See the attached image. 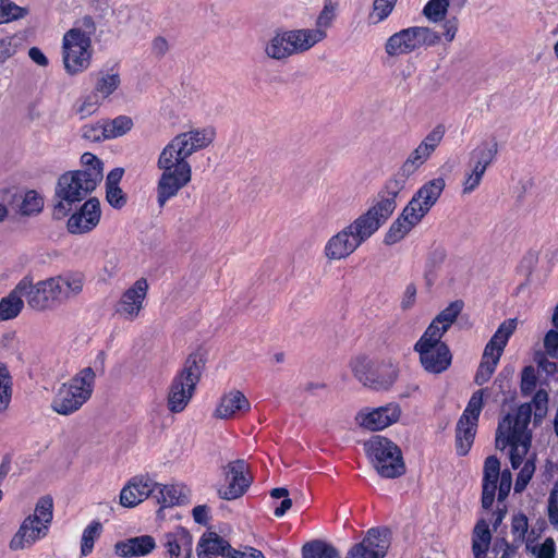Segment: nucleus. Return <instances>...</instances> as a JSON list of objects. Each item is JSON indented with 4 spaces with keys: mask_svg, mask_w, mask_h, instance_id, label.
<instances>
[{
    "mask_svg": "<svg viewBox=\"0 0 558 558\" xmlns=\"http://www.w3.org/2000/svg\"><path fill=\"white\" fill-rule=\"evenodd\" d=\"M215 138L210 128L193 129L175 135L160 151L157 168L161 171L156 184V202L159 208L174 198L192 180L189 157L208 147Z\"/></svg>",
    "mask_w": 558,
    "mask_h": 558,
    "instance_id": "1",
    "label": "nucleus"
},
{
    "mask_svg": "<svg viewBox=\"0 0 558 558\" xmlns=\"http://www.w3.org/2000/svg\"><path fill=\"white\" fill-rule=\"evenodd\" d=\"M390 214L378 203L366 213L332 235L326 243L324 253L329 260H340L350 256L367 241L390 218Z\"/></svg>",
    "mask_w": 558,
    "mask_h": 558,
    "instance_id": "2",
    "label": "nucleus"
},
{
    "mask_svg": "<svg viewBox=\"0 0 558 558\" xmlns=\"http://www.w3.org/2000/svg\"><path fill=\"white\" fill-rule=\"evenodd\" d=\"M531 416L532 405L524 403L513 414L508 413L498 423L496 448L504 450L506 447H510V462L513 469H518L522 464L523 458L527 453L531 444V436L527 433Z\"/></svg>",
    "mask_w": 558,
    "mask_h": 558,
    "instance_id": "3",
    "label": "nucleus"
},
{
    "mask_svg": "<svg viewBox=\"0 0 558 558\" xmlns=\"http://www.w3.org/2000/svg\"><path fill=\"white\" fill-rule=\"evenodd\" d=\"M102 179V172L97 168H87L63 173L57 182L52 216L63 219L72 210L75 203L82 202L92 193Z\"/></svg>",
    "mask_w": 558,
    "mask_h": 558,
    "instance_id": "4",
    "label": "nucleus"
},
{
    "mask_svg": "<svg viewBox=\"0 0 558 558\" xmlns=\"http://www.w3.org/2000/svg\"><path fill=\"white\" fill-rule=\"evenodd\" d=\"M95 373L86 367L68 383L62 384L56 392L51 409L61 415H70L80 410L93 393Z\"/></svg>",
    "mask_w": 558,
    "mask_h": 558,
    "instance_id": "5",
    "label": "nucleus"
},
{
    "mask_svg": "<svg viewBox=\"0 0 558 558\" xmlns=\"http://www.w3.org/2000/svg\"><path fill=\"white\" fill-rule=\"evenodd\" d=\"M53 501L50 496L41 497L33 514L24 519L17 532L10 541V549L21 550L31 547L45 537L52 520Z\"/></svg>",
    "mask_w": 558,
    "mask_h": 558,
    "instance_id": "6",
    "label": "nucleus"
},
{
    "mask_svg": "<svg viewBox=\"0 0 558 558\" xmlns=\"http://www.w3.org/2000/svg\"><path fill=\"white\" fill-rule=\"evenodd\" d=\"M202 368V359L195 354L189 355L169 387L167 405L170 412L180 413L187 407L199 381Z\"/></svg>",
    "mask_w": 558,
    "mask_h": 558,
    "instance_id": "7",
    "label": "nucleus"
},
{
    "mask_svg": "<svg viewBox=\"0 0 558 558\" xmlns=\"http://www.w3.org/2000/svg\"><path fill=\"white\" fill-rule=\"evenodd\" d=\"M364 449L381 477L396 478L405 473L402 452L390 439L379 435L373 436L364 444Z\"/></svg>",
    "mask_w": 558,
    "mask_h": 558,
    "instance_id": "8",
    "label": "nucleus"
},
{
    "mask_svg": "<svg viewBox=\"0 0 558 558\" xmlns=\"http://www.w3.org/2000/svg\"><path fill=\"white\" fill-rule=\"evenodd\" d=\"M430 157L418 146L408 156L399 170L389 178L378 192L377 199L384 209L390 215L397 207L396 198L405 187L407 181L412 177Z\"/></svg>",
    "mask_w": 558,
    "mask_h": 558,
    "instance_id": "9",
    "label": "nucleus"
},
{
    "mask_svg": "<svg viewBox=\"0 0 558 558\" xmlns=\"http://www.w3.org/2000/svg\"><path fill=\"white\" fill-rule=\"evenodd\" d=\"M316 33L303 28L292 31H278L266 43L264 51L270 59L282 61L294 54L305 52L315 46Z\"/></svg>",
    "mask_w": 558,
    "mask_h": 558,
    "instance_id": "10",
    "label": "nucleus"
},
{
    "mask_svg": "<svg viewBox=\"0 0 558 558\" xmlns=\"http://www.w3.org/2000/svg\"><path fill=\"white\" fill-rule=\"evenodd\" d=\"M440 39V34L429 27L412 26L392 34L385 44V51L389 57L409 54L422 47L436 46Z\"/></svg>",
    "mask_w": 558,
    "mask_h": 558,
    "instance_id": "11",
    "label": "nucleus"
},
{
    "mask_svg": "<svg viewBox=\"0 0 558 558\" xmlns=\"http://www.w3.org/2000/svg\"><path fill=\"white\" fill-rule=\"evenodd\" d=\"M437 331H424L414 345V351L420 355V362L428 373L440 374L451 364L452 355L449 347L441 341Z\"/></svg>",
    "mask_w": 558,
    "mask_h": 558,
    "instance_id": "12",
    "label": "nucleus"
},
{
    "mask_svg": "<svg viewBox=\"0 0 558 558\" xmlns=\"http://www.w3.org/2000/svg\"><path fill=\"white\" fill-rule=\"evenodd\" d=\"M484 389H480L471 396L466 408L458 420L456 426V450L461 457L466 456L473 445L478 418L483 410Z\"/></svg>",
    "mask_w": 558,
    "mask_h": 558,
    "instance_id": "13",
    "label": "nucleus"
},
{
    "mask_svg": "<svg viewBox=\"0 0 558 558\" xmlns=\"http://www.w3.org/2000/svg\"><path fill=\"white\" fill-rule=\"evenodd\" d=\"M92 40L83 39L78 34L66 32L62 39V58L66 73L75 75L90 65Z\"/></svg>",
    "mask_w": 558,
    "mask_h": 558,
    "instance_id": "14",
    "label": "nucleus"
},
{
    "mask_svg": "<svg viewBox=\"0 0 558 558\" xmlns=\"http://www.w3.org/2000/svg\"><path fill=\"white\" fill-rule=\"evenodd\" d=\"M223 474L228 483L227 487L218 489L221 499L233 500L242 497L252 483V476L248 473V464L243 459L229 462L223 468Z\"/></svg>",
    "mask_w": 558,
    "mask_h": 558,
    "instance_id": "15",
    "label": "nucleus"
},
{
    "mask_svg": "<svg viewBox=\"0 0 558 558\" xmlns=\"http://www.w3.org/2000/svg\"><path fill=\"white\" fill-rule=\"evenodd\" d=\"M21 282H25L27 286L25 299L32 310L43 312L60 305L50 278L34 283L31 276H25Z\"/></svg>",
    "mask_w": 558,
    "mask_h": 558,
    "instance_id": "16",
    "label": "nucleus"
},
{
    "mask_svg": "<svg viewBox=\"0 0 558 558\" xmlns=\"http://www.w3.org/2000/svg\"><path fill=\"white\" fill-rule=\"evenodd\" d=\"M387 535V529H369L363 541L350 549L348 558H384L389 547Z\"/></svg>",
    "mask_w": 558,
    "mask_h": 558,
    "instance_id": "17",
    "label": "nucleus"
},
{
    "mask_svg": "<svg viewBox=\"0 0 558 558\" xmlns=\"http://www.w3.org/2000/svg\"><path fill=\"white\" fill-rule=\"evenodd\" d=\"M148 291L145 278L136 280L125 290L116 305V313L128 320H134L143 308V303Z\"/></svg>",
    "mask_w": 558,
    "mask_h": 558,
    "instance_id": "18",
    "label": "nucleus"
},
{
    "mask_svg": "<svg viewBox=\"0 0 558 558\" xmlns=\"http://www.w3.org/2000/svg\"><path fill=\"white\" fill-rule=\"evenodd\" d=\"M446 186L444 178H435L424 183L408 203L411 213L415 211L422 219L437 203Z\"/></svg>",
    "mask_w": 558,
    "mask_h": 558,
    "instance_id": "19",
    "label": "nucleus"
},
{
    "mask_svg": "<svg viewBox=\"0 0 558 558\" xmlns=\"http://www.w3.org/2000/svg\"><path fill=\"white\" fill-rule=\"evenodd\" d=\"M100 203L97 198L87 199L68 219L66 229L72 234H83L94 230L100 221Z\"/></svg>",
    "mask_w": 558,
    "mask_h": 558,
    "instance_id": "20",
    "label": "nucleus"
},
{
    "mask_svg": "<svg viewBox=\"0 0 558 558\" xmlns=\"http://www.w3.org/2000/svg\"><path fill=\"white\" fill-rule=\"evenodd\" d=\"M401 409L397 403H388L384 407L373 409L369 412H360L356 420L360 425L369 430H381L398 422Z\"/></svg>",
    "mask_w": 558,
    "mask_h": 558,
    "instance_id": "21",
    "label": "nucleus"
},
{
    "mask_svg": "<svg viewBox=\"0 0 558 558\" xmlns=\"http://www.w3.org/2000/svg\"><path fill=\"white\" fill-rule=\"evenodd\" d=\"M515 329V318H509L502 322L490 340L486 343L482 355V361L496 362V364H498L504 350Z\"/></svg>",
    "mask_w": 558,
    "mask_h": 558,
    "instance_id": "22",
    "label": "nucleus"
},
{
    "mask_svg": "<svg viewBox=\"0 0 558 558\" xmlns=\"http://www.w3.org/2000/svg\"><path fill=\"white\" fill-rule=\"evenodd\" d=\"M156 482L149 477H134L120 493V504L126 508H133L148 497H154Z\"/></svg>",
    "mask_w": 558,
    "mask_h": 558,
    "instance_id": "23",
    "label": "nucleus"
},
{
    "mask_svg": "<svg viewBox=\"0 0 558 558\" xmlns=\"http://www.w3.org/2000/svg\"><path fill=\"white\" fill-rule=\"evenodd\" d=\"M52 286L59 299V303H65L76 298L83 291L85 276L82 272H66L61 276L50 278Z\"/></svg>",
    "mask_w": 558,
    "mask_h": 558,
    "instance_id": "24",
    "label": "nucleus"
},
{
    "mask_svg": "<svg viewBox=\"0 0 558 558\" xmlns=\"http://www.w3.org/2000/svg\"><path fill=\"white\" fill-rule=\"evenodd\" d=\"M163 546L170 558H179L181 555H184V558H192L193 538L190 532L182 526L165 534Z\"/></svg>",
    "mask_w": 558,
    "mask_h": 558,
    "instance_id": "25",
    "label": "nucleus"
},
{
    "mask_svg": "<svg viewBox=\"0 0 558 558\" xmlns=\"http://www.w3.org/2000/svg\"><path fill=\"white\" fill-rule=\"evenodd\" d=\"M421 220L422 218L415 211L411 214L410 207L407 205L385 234V244L392 245L401 241Z\"/></svg>",
    "mask_w": 558,
    "mask_h": 558,
    "instance_id": "26",
    "label": "nucleus"
},
{
    "mask_svg": "<svg viewBox=\"0 0 558 558\" xmlns=\"http://www.w3.org/2000/svg\"><path fill=\"white\" fill-rule=\"evenodd\" d=\"M251 403L239 390H232L225 395L215 411V416L221 420L235 417L240 413L248 412Z\"/></svg>",
    "mask_w": 558,
    "mask_h": 558,
    "instance_id": "27",
    "label": "nucleus"
},
{
    "mask_svg": "<svg viewBox=\"0 0 558 558\" xmlns=\"http://www.w3.org/2000/svg\"><path fill=\"white\" fill-rule=\"evenodd\" d=\"M26 283L17 282L10 293L0 300V323L16 318L24 308Z\"/></svg>",
    "mask_w": 558,
    "mask_h": 558,
    "instance_id": "28",
    "label": "nucleus"
},
{
    "mask_svg": "<svg viewBox=\"0 0 558 558\" xmlns=\"http://www.w3.org/2000/svg\"><path fill=\"white\" fill-rule=\"evenodd\" d=\"M156 547V543L153 536L150 535H141L136 537L129 538L126 541L118 542L114 545L116 554L124 557H141L146 556L151 553Z\"/></svg>",
    "mask_w": 558,
    "mask_h": 558,
    "instance_id": "29",
    "label": "nucleus"
},
{
    "mask_svg": "<svg viewBox=\"0 0 558 558\" xmlns=\"http://www.w3.org/2000/svg\"><path fill=\"white\" fill-rule=\"evenodd\" d=\"M498 154V143L495 138L484 141L470 153V168L486 171Z\"/></svg>",
    "mask_w": 558,
    "mask_h": 558,
    "instance_id": "30",
    "label": "nucleus"
},
{
    "mask_svg": "<svg viewBox=\"0 0 558 558\" xmlns=\"http://www.w3.org/2000/svg\"><path fill=\"white\" fill-rule=\"evenodd\" d=\"M229 548V542L218 535L216 532L204 533L197 544L198 558H214L223 556L226 549Z\"/></svg>",
    "mask_w": 558,
    "mask_h": 558,
    "instance_id": "31",
    "label": "nucleus"
},
{
    "mask_svg": "<svg viewBox=\"0 0 558 558\" xmlns=\"http://www.w3.org/2000/svg\"><path fill=\"white\" fill-rule=\"evenodd\" d=\"M161 508L173 507L187 502L185 487L181 485H160L156 483L154 497Z\"/></svg>",
    "mask_w": 558,
    "mask_h": 558,
    "instance_id": "32",
    "label": "nucleus"
},
{
    "mask_svg": "<svg viewBox=\"0 0 558 558\" xmlns=\"http://www.w3.org/2000/svg\"><path fill=\"white\" fill-rule=\"evenodd\" d=\"M463 302L460 300L451 302L433 319L425 331H430L434 327V330L442 337L457 320L463 310Z\"/></svg>",
    "mask_w": 558,
    "mask_h": 558,
    "instance_id": "33",
    "label": "nucleus"
},
{
    "mask_svg": "<svg viewBox=\"0 0 558 558\" xmlns=\"http://www.w3.org/2000/svg\"><path fill=\"white\" fill-rule=\"evenodd\" d=\"M337 3L332 0H325L323 10L316 20L315 28H303L306 32L316 33L320 37H316L315 45L323 41L327 37V29L332 25L336 19Z\"/></svg>",
    "mask_w": 558,
    "mask_h": 558,
    "instance_id": "34",
    "label": "nucleus"
},
{
    "mask_svg": "<svg viewBox=\"0 0 558 558\" xmlns=\"http://www.w3.org/2000/svg\"><path fill=\"white\" fill-rule=\"evenodd\" d=\"M121 78L118 72L99 71L96 74L94 92L104 100L112 95L120 86Z\"/></svg>",
    "mask_w": 558,
    "mask_h": 558,
    "instance_id": "35",
    "label": "nucleus"
},
{
    "mask_svg": "<svg viewBox=\"0 0 558 558\" xmlns=\"http://www.w3.org/2000/svg\"><path fill=\"white\" fill-rule=\"evenodd\" d=\"M375 364L367 359L366 356H356L351 361V369L354 377L362 383L365 387H380L385 386L388 380L385 381H374L367 378V375L372 371Z\"/></svg>",
    "mask_w": 558,
    "mask_h": 558,
    "instance_id": "36",
    "label": "nucleus"
},
{
    "mask_svg": "<svg viewBox=\"0 0 558 558\" xmlns=\"http://www.w3.org/2000/svg\"><path fill=\"white\" fill-rule=\"evenodd\" d=\"M303 558H339V551L330 544L315 539L302 547Z\"/></svg>",
    "mask_w": 558,
    "mask_h": 558,
    "instance_id": "37",
    "label": "nucleus"
},
{
    "mask_svg": "<svg viewBox=\"0 0 558 558\" xmlns=\"http://www.w3.org/2000/svg\"><path fill=\"white\" fill-rule=\"evenodd\" d=\"M43 208L44 197L35 190H29L22 197V202L19 205V214L31 217L40 214Z\"/></svg>",
    "mask_w": 558,
    "mask_h": 558,
    "instance_id": "38",
    "label": "nucleus"
},
{
    "mask_svg": "<svg viewBox=\"0 0 558 558\" xmlns=\"http://www.w3.org/2000/svg\"><path fill=\"white\" fill-rule=\"evenodd\" d=\"M133 128V121L128 116H119L112 120L104 121V131L108 140L126 134Z\"/></svg>",
    "mask_w": 558,
    "mask_h": 558,
    "instance_id": "39",
    "label": "nucleus"
},
{
    "mask_svg": "<svg viewBox=\"0 0 558 558\" xmlns=\"http://www.w3.org/2000/svg\"><path fill=\"white\" fill-rule=\"evenodd\" d=\"M102 525L98 521L88 524L82 534L81 555L87 556L93 551L95 541L100 536Z\"/></svg>",
    "mask_w": 558,
    "mask_h": 558,
    "instance_id": "40",
    "label": "nucleus"
},
{
    "mask_svg": "<svg viewBox=\"0 0 558 558\" xmlns=\"http://www.w3.org/2000/svg\"><path fill=\"white\" fill-rule=\"evenodd\" d=\"M28 13L26 8L20 7L11 0H0V24L21 20Z\"/></svg>",
    "mask_w": 558,
    "mask_h": 558,
    "instance_id": "41",
    "label": "nucleus"
},
{
    "mask_svg": "<svg viewBox=\"0 0 558 558\" xmlns=\"http://www.w3.org/2000/svg\"><path fill=\"white\" fill-rule=\"evenodd\" d=\"M367 378L369 380H374V381H385V380H388V383L385 384V386L369 387L371 389H374V390H387V389H389L393 385V383H395V380L397 378V373H396V371L392 367H385V366H381V365H374L372 371L367 375Z\"/></svg>",
    "mask_w": 558,
    "mask_h": 558,
    "instance_id": "42",
    "label": "nucleus"
},
{
    "mask_svg": "<svg viewBox=\"0 0 558 558\" xmlns=\"http://www.w3.org/2000/svg\"><path fill=\"white\" fill-rule=\"evenodd\" d=\"M447 0H429L423 8V15L433 23L441 22L448 12Z\"/></svg>",
    "mask_w": 558,
    "mask_h": 558,
    "instance_id": "43",
    "label": "nucleus"
},
{
    "mask_svg": "<svg viewBox=\"0 0 558 558\" xmlns=\"http://www.w3.org/2000/svg\"><path fill=\"white\" fill-rule=\"evenodd\" d=\"M12 397V380L5 365H0V413L4 412Z\"/></svg>",
    "mask_w": 558,
    "mask_h": 558,
    "instance_id": "44",
    "label": "nucleus"
},
{
    "mask_svg": "<svg viewBox=\"0 0 558 558\" xmlns=\"http://www.w3.org/2000/svg\"><path fill=\"white\" fill-rule=\"evenodd\" d=\"M445 133V126L442 124H438L423 138V141L417 146L430 157L436 148L440 145Z\"/></svg>",
    "mask_w": 558,
    "mask_h": 558,
    "instance_id": "45",
    "label": "nucleus"
},
{
    "mask_svg": "<svg viewBox=\"0 0 558 558\" xmlns=\"http://www.w3.org/2000/svg\"><path fill=\"white\" fill-rule=\"evenodd\" d=\"M101 101L100 95L93 90L77 102L75 111L81 119H85L97 111Z\"/></svg>",
    "mask_w": 558,
    "mask_h": 558,
    "instance_id": "46",
    "label": "nucleus"
},
{
    "mask_svg": "<svg viewBox=\"0 0 558 558\" xmlns=\"http://www.w3.org/2000/svg\"><path fill=\"white\" fill-rule=\"evenodd\" d=\"M68 32H73L80 35L83 39L92 40V36L96 33V24L90 15H85L77 20L74 26Z\"/></svg>",
    "mask_w": 558,
    "mask_h": 558,
    "instance_id": "47",
    "label": "nucleus"
},
{
    "mask_svg": "<svg viewBox=\"0 0 558 558\" xmlns=\"http://www.w3.org/2000/svg\"><path fill=\"white\" fill-rule=\"evenodd\" d=\"M500 474V462L497 457L489 456L484 463L483 483L497 485Z\"/></svg>",
    "mask_w": 558,
    "mask_h": 558,
    "instance_id": "48",
    "label": "nucleus"
},
{
    "mask_svg": "<svg viewBox=\"0 0 558 558\" xmlns=\"http://www.w3.org/2000/svg\"><path fill=\"white\" fill-rule=\"evenodd\" d=\"M536 374L533 366H525L521 376V392L524 396H530L536 388Z\"/></svg>",
    "mask_w": 558,
    "mask_h": 558,
    "instance_id": "49",
    "label": "nucleus"
},
{
    "mask_svg": "<svg viewBox=\"0 0 558 558\" xmlns=\"http://www.w3.org/2000/svg\"><path fill=\"white\" fill-rule=\"evenodd\" d=\"M535 471V464L533 461L527 460L521 471L518 474L515 484H514V490L517 493H520L525 489L526 485L531 481L533 474Z\"/></svg>",
    "mask_w": 558,
    "mask_h": 558,
    "instance_id": "50",
    "label": "nucleus"
},
{
    "mask_svg": "<svg viewBox=\"0 0 558 558\" xmlns=\"http://www.w3.org/2000/svg\"><path fill=\"white\" fill-rule=\"evenodd\" d=\"M527 518L523 513L513 515L511 522V531L515 541L523 542L527 532Z\"/></svg>",
    "mask_w": 558,
    "mask_h": 558,
    "instance_id": "51",
    "label": "nucleus"
},
{
    "mask_svg": "<svg viewBox=\"0 0 558 558\" xmlns=\"http://www.w3.org/2000/svg\"><path fill=\"white\" fill-rule=\"evenodd\" d=\"M485 172L471 168L470 172H465V179L463 181V194H470L475 191L484 177Z\"/></svg>",
    "mask_w": 558,
    "mask_h": 558,
    "instance_id": "52",
    "label": "nucleus"
},
{
    "mask_svg": "<svg viewBox=\"0 0 558 558\" xmlns=\"http://www.w3.org/2000/svg\"><path fill=\"white\" fill-rule=\"evenodd\" d=\"M547 515L549 523L558 527V483L553 487L547 505Z\"/></svg>",
    "mask_w": 558,
    "mask_h": 558,
    "instance_id": "53",
    "label": "nucleus"
},
{
    "mask_svg": "<svg viewBox=\"0 0 558 558\" xmlns=\"http://www.w3.org/2000/svg\"><path fill=\"white\" fill-rule=\"evenodd\" d=\"M397 0H375L374 12L372 16L376 17V22H381L392 12Z\"/></svg>",
    "mask_w": 558,
    "mask_h": 558,
    "instance_id": "54",
    "label": "nucleus"
},
{
    "mask_svg": "<svg viewBox=\"0 0 558 558\" xmlns=\"http://www.w3.org/2000/svg\"><path fill=\"white\" fill-rule=\"evenodd\" d=\"M498 364L496 362L481 361L480 366L476 371L474 381L482 386L487 383L494 374Z\"/></svg>",
    "mask_w": 558,
    "mask_h": 558,
    "instance_id": "55",
    "label": "nucleus"
},
{
    "mask_svg": "<svg viewBox=\"0 0 558 558\" xmlns=\"http://www.w3.org/2000/svg\"><path fill=\"white\" fill-rule=\"evenodd\" d=\"M106 197L108 203L114 208H122L126 198L123 191L119 186L106 187Z\"/></svg>",
    "mask_w": 558,
    "mask_h": 558,
    "instance_id": "56",
    "label": "nucleus"
},
{
    "mask_svg": "<svg viewBox=\"0 0 558 558\" xmlns=\"http://www.w3.org/2000/svg\"><path fill=\"white\" fill-rule=\"evenodd\" d=\"M83 137L92 142L108 140L104 131V122L95 125H85L83 128Z\"/></svg>",
    "mask_w": 558,
    "mask_h": 558,
    "instance_id": "57",
    "label": "nucleus"
},
{
    "mask_svg": "<svg viewBox=\"0 0 558 558\" xmlns=\"http://www.w3.org/2000/svg\"><path fill=\"white\" fill-rule=\"evenodd\" d=\"M533 554L537 558H555L556 543L554 538L547 537L539 546L533 548Z\"/></svg>",
    "mask_w": 558,
    "mask_h": 558,
    "instance_id": "58",
    "label": "nucleus"
},
{
    "mask_svg": "<svg viewBox=\"0 0 558 558\" xmlns=\"http://www.w3.org/2000/svg\"><path fill=\"white\" fill-rule=\"evenodd\" d=\"M546 354L551 359L558 357V330H549L544 338Z\"/></svg>",
    "mask_w": 558,
    "mask_h": 558,
    "instance_id": "59",
    "label": "nucleus"
},
{
    "mask_svg": "<svg viewBox=\"0 0 558 558\" xmlns=\"http://www.w3.org/2000/svg\"><path fill=\"white\" fill-rule=\"evenodd\" d=\"M532 403L535 407V416L543 417L547 411L548 393L544 389L537 390Z\"/></svg>",
    "mask_w": 558,
    "mask_h": 558,
    "instance_id": "60",
    "label": "nucleus"
},
{
    "mask_svg": "<svg viewBox=\"0 0 558 558\" xmlns=\"http://www.w3.org/2000/svg\"><path fill=\"white\" fill-rule=\"evenodd\" d=\"M476 539L478 542L490 543L492 534L488 523L484 519L480 520L473 530L472 541Z\"/></svg>",
    "mask_w": 558,
    "mask_h": 558,
    "instance_id": "61",
    "label": "nucleus"
},
{
    "mask_svg": "<svg viewBox=\"0 0 558 558\" xmlns=\"http://www.w3.org/2000/svg\"><path fill=\"white\" fill-rule=\"evenodd\" d=\"M12 40L13 39L10 37L0 39V65L5 63L16 52V49Z\"/></svg>",
    "mask_w": 558,
    "mask_h": 558,
    "instance_id": "62",
    "label": "nucleus"
},
{
    "mask_svg": "<svg viewBox=\"0 0 558 558\" xmlns=\"http://www.w3.org/2000/svg\"><path fill=\"white\" fill-rule=\"evenodd\" d=\"M496 489H497V485L483 483L482 507L484 509L487 510L493 506Z\"/></svg>",
    "mask_w": 558,
    "mask_h": 558,
    "instance_id": "63",
    "label": "nucleus"
},
{
    "mask_svg": "<svg viewBox=\"0 0 558 558\" xmlns=\"http://www.w3.org/2000/svg\"><path fill=\"white\" fill-rule=\"evenodd\" d=\"M415 298H416V287L414 283H410L407 286L405 291L403 293V298L401 301V307L403 310H409L410 307H412L413 304L415 303Z\"/></svg>",
    "mask_w": 558,
    "mask_h": 558,
    "instance_id": "64",
    "label": "nucleus"
}]
</instances>
